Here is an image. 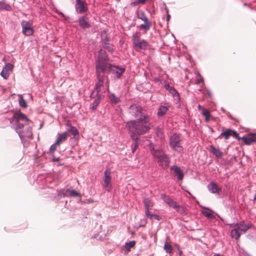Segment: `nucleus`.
I'll return each instance as SVG.
<instances>
[{"label": "nucleus", "instance_id": "obj_1", "mask_svg": "<svg viewBox=\"0 0 256 256\" xmlns=\"http://www.w3.org/2000/svg\"><path fill=\"white\" fill-rule=\"evenodd\" d=\"M10 122L12 124L13 128L18 134L23 144L28 140L32 138V128L30 124V120L26 115L20 112H16L10 119Z\"/></svg>", "mask_w": 256, "mask_h": 256}, {"label": "nucleus", "instance_id": "obj_2", "mask_svg": "<svg viewBox=\"0 0 256 256\" xmlns=\"http://www.w3.org/2000/svg\"><path fill=\"white\" fill-rule=\"evenodd\" d=\"M96 74L98 82L95 84V90L100 92V87L103 85L104 72L107 69V54L103 50H98V58L96 61Z\"/></svg>", "mask_w": 256, "mask_h": 256}, {"label": "nucleus", "instance_id": "obj_3", "mask_svg": "<svg viewBox=\"0 0 256 256\" xmlns=\"http://www.w3.org/2000/svg\"><path fill=\"white\" fill-rule=\"evenodd\" d=\"M129 128L132 132L134 130L138 135L144 134L150 129L148 118L145 114H141L138 118L130 120L129 122Z\"/></svg>", "mask_w": 256, "mask_h": 256}, {"label": "nucleus", "instance_id": "obj_4", "mask_svg": "<svg viewBox=\"0 0 256 256\" xmlns=\"http://www.w3.org/2000/svg\"><path fill=\"white\" fill-rule=\"evenodd\" d=\"M140 37V33L138 32H136L132 36V43L136 50L146 49L148 46V42L144 40H142Z\"/></svg>", "mask_w": 256, "mask_h": 256}, {"label": "nucleus", "instance_id": "obj_5", "mask_svg": "<svg viewBox=\"0 0 256 256\" xmlns=\"http://www.w3.org/2000/svg\"><path fill=\"white\" fill-rule=\"evenodd\" d=\"M180 136L178 134H174L170 137V145L176 152L181 153L183 152V147L181 144Z\"/></svg>", "mask_w": 256, "mask_h": 256}, {"label": "nucleus", "instance_id": "obj_6", "mask_svg": "<svg viewBox=\"0 0 256 256\" xmlns=\"http://www.w3.org/2000/svg\"><path fill=\"white\" fill-rule=\"evenodd\" d=\"M107 68L111 72L114 76L116 78H120L122 74L124 72L125 69L122 68H120L112 64H108V58L107 57Z\"/></svg>", "mask_w": 256, "mask_h": 256}, {"label": "nucleus", "instance_id": "obj_7", "mask_svg": "<svg viewBox=\"0 0 256 256\" xmlns=\"http://www.w3.org/2000/svg\"><path fill=\"white\" fill-rule=\"evenodd\" d=\"M129 114L132 118H138L141 114H144L142 108L138 104H133L129 108Z\"/></svg>", "mask_w": 256, "mask_h": 256}, {"label": "nucleus", "instance_id": "obj_8", "mask_svg": "<svg viewBox=\"0 0 256 256\" xmlns=\"http://www.w3.org/2000/svg\"><path fill=\"white\" fill-rule=\"evenodd\" d=\"M137 14L138 18L144 22V24H142L140 28L146 30H148L152 26V23L148 20L144 12H138Z\"/></svg>", "mask_w": 256, "mask_h": 256}, {"label": "nucleus", "instance_id": "obj_9", "mask_svg": "<svg viewBox=\"0 0 256 256\" xmlns=\"http://www.w3.org/2000/svg\"><path fill=\"white\" fill-rule=\"evenodd\" d=\"M75 10L79 14H82L87 12L88 8L85 1L82 0H76Z\"/></svg>", "mask_w": 256, "mask_h": 256}, {"label": "nucleus", "instance_id": "obj_10", "mask_svg": "<svg viewBox=\"0 0 256 256\" xmlns=\"http://www.w3.org/2000/svg\"><path fill=\"white\" fill-rule=\"evenodd\" d=\"M21 26L22 27V32L24 35L30 36L33 34L34 30L30 22L24 20L21 22Z\"/></svg>", "mask_w": 256, "mask_h": 256}, {"label": "nucleus", "instance_id": "obj_11", "mask_svg": "<svg viewBox=\"0 0 256 256\" xmlns=\"http://www.w3.org/2000/svg\"><path fill=\"white\" fill-rule=\"evenodd\" d=\"M14 68V65L10 63H7L3 68L2 71L0 72V76L4 78L6 80Z\"/></svg>", "mask_w": 256, "mask_h": 256}, {"label": "nucleus", "instance_id": "obj_12", "mask_svg": "<svg viewBox=\"0 0 256 256\" xmlns=\"http://www.w3.org/2000/svg\"><path fill=\"white\" fill-rule=\"evenodd\" d=\"M230 136H232L234 138L238 140H240V137L238 136V134H237L236 131L231 130L230 129H227L224 132H222L219 136V138L224 136L225 140H226L229 138Z\"/></svg>", "mask_w": 256, "mask_h": 256}, {"label": "nucleus", "instance_id": "obj_13", "mask_svg": "<svg viewBox=\"0 0 256 256\" xmlns=\"http://www.w3.org/2000/svg\"><path fill=\"white\" fill-rule=\"evenodd\" d=\"M60 195L64 197H81L80 194L74 189H66V190H64L61 192Z\"/></svg>", "mask_w": 256, "mask_h": 256}, {"label": "nucleus", "instance_id": "obj_14", "mask_svg": "<svg viewBox=\"0 0 256 256\" xmlns=\"http://www.w3.org/2000/svg\"><path fill=\"white\" fill-rule=\"evenodd\" d=\"M88 19L86 15L80 16L78 20L80 26L84 29L90 28V24L88 22Z\"/></svg>", "mask_w": 256, "mask_h": 256}, {"label": "nucleus", "instance_id": "obj_15", "mask_svg": "<svg viewBox=\"0 0 256 256\" xmlns=\"http://www.w3.org/2000/svg\"><path fill=\"white\" fill-rule=\"evenodd\" d=\"M240 140H242L245 144L250 145L255 142L256 140V134H250L246 136L240 138Z\"/></svg>", "mask_w": 256, "mask_h": 256}, {"label": "nucleus", "instance_id": "obj_16", "mask_svg": "<svg viewBox=\"0 0 256 256\" xmlns=\"http://www.w3.org/2000/svg\"><path fill=\"white\" fill-rule=\"evenodd\" d=\"M170 170L172 171L176 175L178 180H182L184 174L180 168L176 166H173L170 168Z\"/></svg>", "mask_w": 256, "mask_h": 256}, {"label": "nucleus", "instance_id": "obj_17", "mask_svg": "<svg viewBox=\"0 0 256 256\" xmlns=\"http://www.w3.org/2000/svg\"><path fill=\"white\" fill-rule=\"evenodd\" d=\"M157 162L164 168H167L170 163L168 158L165 154L158 159Z\"/></svg>", "mask_w": 256, "mask_h": 256}, {"label": "nucleus", "instance_id": "obj_18", "mask_svg": "<svg viewBox=\"0 0 256 256\" xmlns=\"http://www.w3.org/2000/svg\"><path fill=\"white\" fill-rule=\"evenodd\" d=\"M144 206L145 208V214H148L150 212V208L154 206V202L150 198H145L144 199Z\"/></svg>", "mask_w": 256, "mask_h": 256}, {"label": "nucleus", "instance_id": "obj_19", "mask_svg": "<svg viewBox=\"0 0 256 256\" xmlns=\"http://www.w3.org/2000/svg\"><path fill=\"white\" fill-rule=\"evenodd\" d=\"M208 188L210 192L214 194L218 193L221 190V188L218 187V184L214 182H211L208 186Z\"/></svg>", "mask_w": 256, "mask_h": 256}, {"label": "nucleus", "instance_id": "obj_20", "mask_svg": "<svg viewBox=\"0 0 256 256\" xmlns=\"http://www.w3.org/2000/svg\"><path fill=\"white\" fill-rule=\"evenodd\" d=\"M104 186L105 188L108 187L111 180L110 176V170L106 169L104 172Z\"/></svg>", "mask_w": 256, "mask_h": 256}, {"label": "nucleus", "instance_id": "obj_21", "mask_svg": "<svg viewBox=\"0 0 256 256\" xmlns=\"http://www.w3.org/2000/svg\"><path fill=\"white\" fill-rule=\"evenodd\" d=\"M68 136L69 134L68 132H64L62 134L58 133V136L56 141V144L60 145V143L64 141Z\"/></svg>", "mask_w": 256, "mask_h": 256}, {"label": "nucleus", "instance_id": "obj_22", "mask_svg": "<svg viewBox=\"0 0 256 256\" xmlns=\"http://www.w3.org/2000/svg\"><path fill=\"white\" fill-rule=\"evenodd\" d=\"M67 130L70 132L72 135H74V137L76 136H78L79 132L77 130V128L72 126L70 122H68L66 124Z\"/></svg>", "mask_w": 256, "mask_h": 256}, {"label": "nucleus", "instance_id": "obj_23", "mask_svg": "<svg viewBox=\"0 0 256 256\" xmlns=\"http://www.w3.org/2000/svg\"><path fill=\"white\" fill-rule=\"evenodd\" d=\"M102 98V95H98V97L94 100V102L90 104V108L92 110H95L100 104Z\"/></svg>", "mask_w": 256, "mask_h": 256}, {"label": "nucleus", "instance_id": "obj_24", "mask_svg": "<svg viewBox=\"0 0 256 256\" xmlns=\"http://www.w3.org/2000/svg\"><path fill=\"white\" fill-rule=\"evenodd\" d=\"M170 208H173L178 213L180 214H183L185 213V212H186L183 206H182L180 205H178L177 204V202L175 201L173 202V204L172 205V206H170Z\"/></svg>", "mask_w": 256, "mask_h": 256}, {"label": "nucleus", "instance_id": "obj_25", "mask_svg": "<svg viewBox=\"0 0 256 256\" xmlns=\"http://www.w3.org/2000/svg\"><path fill=\"white\" fill-rule=\"evenodd\" d=\"M101 38L102 46L110 44V38L108 37L106 31L104 30L102 32L101 34Z\"/></svg>", "mask_w": 256, "mask_h": 256}, {"label": "nucleus", "instance_id": "obj_26", "mask_svg": "<svg viewBox=\"0 0 256 256\" xmlns=\"http://www.w3.org/2000/svg\"><path fill=\"white\" fill-rule=\"evenodd\" d=\"M5 10L6 11H12V7L6 2L4 0L0 1V10Z\"/></svg>", "mask_w": 256, "mask_h": 256}, {"label": "nucleus", "instance_id": "obj_27", "mask_svg": "<svg viewBox=\"0 0 256 256\" xmlns=\"http://www.w3.org/2000/svg\"><path fill=\"white\" fill-rule=\"evenodd\" d=\"M160 197L164 202L170 207L172 206L173 202H174L172 199L164 194H161Z\"/></svg>", "mask_w": 256, "mask_h": 256}, {"label": "nucleus", "instance_id": "obj_28", "mask_svg": "<svg viewBox=\"0 0 256 256\" xmlns=\"http://www.w3.org/2000/svg\"><path fill=\"white\" fill-rule=\"evenodd\" d=\"M230 235L232 237L238 240L241 235L238 228L236 226V224L234 226V228L231 231Z\"/></svg>", "mask_w": 256, "mask_h": 256}, {"label": "nucleus", "instance_id": "obj_29", "mask_svg": "<svg viewBox=\"0 0 256 256\" xmlns=\"http://www.w3.org/2000/svg\"><path fill=\"white\" fill-rule=\"evenodd\" d=\"M210 152L217 158H221L222 156V152L219 148H216L214 146L210 147Z\"/></svg>", "mask_w": 256, "mask_h": 256}, {"label": "nucleus", "instance_id": "obj_30", "mask_svg": "<svg viewBox=\"0 0 256 256\" xmlns=\"http://www.w3.org/2000/svg\"><path fill=\"white\" fill-rule=\"evenodd\" d=\"M151 152L154 156L156 158V160L162 157L164 154V153L163 151L159 150H155L154 149H152L151 150Z\"/></svg>", "mask_w": 256, "mask_h": 256}, {"label": "nucleus", "instance_id": "obj_31", "mask_svg": "<svg viewBox=\"0 0 256 256\" xmlns=\"http://www.w3.org/2000/svg\"><path fill=\"white\" fill-rule=\"evenodd\" d=\"M236 226L238 228L240 232H241V234L246 232L250 228V226L248 225H246L242 224H236Z\"/></svg>", "mask_w": 256, "mask_h": 256}, {"label": "nucleus", "instance_id": "obj_32", "mask_svg": "<svg viewBox=\"0 0 256 256\" xmlns=\"http://www.w3.org/2000/svg\"><path fill=\"white\" fill-rule=\"evenodd\" d=\"M168 108L166 106H160L158 112V117L162 116L168 112Z\"/></svg>", "mask_w": 256, "mask_h": 256}, {"label": "nucleus", "instance_id": "obj_33", "mask_svg": "<svg viewBox=\"0 0 256 256\" xmlns=\"http://www.w3.org/2000/svg\"><path fill=\"white\" fill-rule=\"evenodd\" d=\"M202 114L204 116L206 122H208L210 117L209 110L206 108H202Z\"/></svg>", "mask_w": 256, "mask_h": 256}, {"label": "nucleus", "instance_id": "obj_34", "mask_svg": "<svg viewBox=\"0 0 256 256\" xmlns=\"http://www.w3.org/2000/svg\"><path fill=\"white\" fill-rule=\"evenodd\" d=\"M164 83H165V84H164L165 88H166L167 90H169V92H170V93H171L173 96H174V95L177 93V92H176V91L175 90V89H174V88H172V87L170 86L169 84H168V82H164Z\"/></svg>", "mask_w": 256, "mask_h": 256}, {"label": "nucleus", "instance_id": "obj_35", "mask_svg": "<svg viewBox=\"0 0 256 256\" xmlns=\"http://www.w3.org/2000/svg\"><path fill=\"white\" fill-rule=\"evenodd\" d=\"M18 102L20 106L22 108H26L27 104L22 95H18Z\"/></svg>", "mask_w": 256, "mask_h": 256}, {"label": "nucleus", "instance_id": "obj_36", "mask_svg": "<svg viewBox=\"0 0 256 256\" xmlns=\"http://www.w3.org/2000/svg\"><path fill=\"white\" fill-rule=\"evenodd\" d=\"M145 214L148 218H149L152 220H160V219L159 216L155 214H152L150 212H148V214Z\"/></svg>", "mask_w": 256, "mask_h": 256}, {"label": "nucleus", "instance_id": "obj_37", "mask_svg": "<svg viewBox=\"0 0 256 256\" xmlns=\"http://www.w3.org/2000/svg\"><path fill=\"white\" fill-rule=\"evenodd\" d=\"M109 98L110 99V100L111 102H112V103H114L115 104H118L119 101H120V99L119 98H118V97H116L114 94L112 93L110 94V96H109Z\"/></svg>", "mask_w": 256, "mask_h": 256}, {"label": "nucleus", "instance_id": "obj_38", "mask_svg": "<svg viewBox=\"0 0 256 256\" xmlns=\"http://www.w3.org/2000/svg\"><path fill=\"white\" fill-rule=\"evenodd\" d=\"M164 250L167 253H172V248L171 245L168 242H166L164 245Z\"/></svg>", "mask_w": 256, "mask_h": 256}, {"label": "nucleus", "instance_id": "obj_39", "mask_svg": "<svg viewBox=\"0 0 256 256\" xmlns=\"http://www.w3.org/2000/svg\"><path fill=\"white\" fill-rule=\"evenodd\" d=\"M195 84H200V87L202 88L204 84L203 79L202 78H200V76H198L195 82Z\"/></svg>", "mask_w": 256, "mask_h": 256}, {"label": "nucleus", "instance_id": "obj_40", "mask_svg": "<svg viewBox=\"0 0 256 256\" xmlns=\"http://www.w3.org/2000/svg\"><path fill=\"white\" fill-rule=\"evenodd\" d=\"M104 48H106L108 51L110 53H112L114 51L113 46L110 44H106L103 46Z\"/></svg>", "mask_w": 256, "mask_h": 256}, {"label": "nucleus", "instance_id": "obj_41", "mask_svg": "<svg viewBox=\"0 0 256 256\" xmlns=\"http://www.w3.org/2000/svg\"><path fill=\"white\" fill-rule=\"evenodd\" d=\"M121 252L124 254H126L128 253V242L125 243L124 246L122 248Z\"/></svg>", "mask_w": 256, "mask_h": 256}, {"label": "nucleus", "instance_id": "obj_42", "mask_svg": "<svg viewBox=\"0 0 256 256\" xmlns=\"http://www.w3.org/2000/svg\"><path fill=\"white\" fill-rule=\"evenodd\" d=\"M58 144H56V142H54L53 144H52L49 149V152L50 153H53L56 150L57 146H58Z\"/></svg>", "mask_w": 256, "mask_h": 256}, {"label": "nucleus", "instance_id": "obj_43", "mask_svg": "<svg viewBox=\"0 0 256 256\" xmlns=\"http://www.w3.org/2000/svg\"><path fill=\"white\" fill-rule=\"evenodd\" d=\"M202 214L204 216H206L208 218H212L213 217V215L210 212L208 211H204L202 212Z\"/></svg>", "mask_w": 256, "mask_h": 256}, {"label": "nucleus", "instance_id": "obj_44", "mask_svg": "<svg viewBox=\"0 0 256 256\" xmlns=\"http://www.w3.org/2000/svg\"><path fill=\"white\" fill-rule=\"evenodd\" d=\"M99 92H98V91H96V92H92L90 96V98H95L96 96V98L98 97V95H100L99 94Z\"/></svg>", "mask_w": 256, "mask_h": 256}, {"label": "nucleus", "instance_id": "obj_45", "mask_svg": "<svg viewBox=\"0 0 256 256\" xmlns=\"http://www.w3.org/2000/svg\"><path fill=\"white\" fill-rule=\"evenodd\" d=\"M136 244V242L134 240L129 242V248H133Z\"/></svg>", "mask_w": 256, "mask_h": 256}, {"label": "nucleus", "instance_id": "obj_46", "mask_svg": "<svg viewBox=\"0 0 256 256\" xmlns=\"http://www.w3.org/2000/svg\"><path fill=\"white\" fill-rule=\"evenodd\" d=\"M146 2V0H137V2L139 4H144Z\"/></svg>", "mask_w": 256, "mask_h": 256}, {"label": "nucleus", "instance_id": "obj_47", "mask_svg": "<svg viewBox=\"0 0 256 256\" xmlns=\"http://www.w3.org/2000/svg\"><path fill=\"white\" fill-rule=\"evenodd\" d=\"M138 147V144H134V147L132 148V152L134 153L135 150H136Z\"/></svg>", "mask_w": 256, "mask_h": 256}, {"label": "nucleus", "instance_id": "obj_48", "mask_svg": "<svg viewBox=\"0 0 256 256\" xmlns=\"http://www.w3.org/2000/svg\"><path fill=\"white\" fill-rule=\"evenodd\" d=\"M139 4V3H138V2H137V0H136V1H134V2H131V4H131L132 6H136V5H137V4Z\"/></svg>", "mask_w": 256, "mask_h": 256}, {"label": "nucleus", "instance_id": "obj_49", "mask_svg": "<svg viewBox=\"0 0 256 256\" xmlns=\"http://www.w3.org/2000/svg\"><path fill=\"white\" fill-rule=\"evenodd\" d=\"M52 160L54 162H58L59 160V158H56V157H53Z\"/></svg>", "mask_w": 256, "mask_h": 256}, {"label": "nucleus", "instance_id": "obj_50", "mask_svg": "<svg viewBox=\"0 0 256 256\" xmlns=\"http://www.w3.org/2000/svg\"><path fill=\"white\" fill-rule=\"evenodd\" d=\"M57 14L59 15L62 16V17H64V14L60 12H57Z\"/></svg>", "mask_w": 256, "mask_h": 256}, {"label": "nucleus", "instance_id": "obj_51", "mask_svg": "<svg viewBox=\"0 0 256 256\" xmlns=\"http://www.w3.org/2000/svg\"><path fill=\"white\" fill-rule=\"evenodd\" d=\"M198 109H199L200 110H202V108H202V106H200V105H198Z\"/></svg>", "mask_w": 256, "mask_h": 256}, {"label": "nucleus", "instance_id": "obj_52", "mask_svg": "<svg viewBox=\"0 0 256 256\" xmlns=\"http://www.w3.org/2000/svg\"><path fill=\"white\" fill-rule=\"evenodd\" d=\"M214 256H224L220 254H215L214 255Z\"/></svg>", "mask_w": 256, "mask_h": 256}, {"label": "nucleus", "instance_id": "obj_53", "mask_svg": "<svg viewBox=\"0 0 256 256\" xmlns=\"http://www.w3.org/2000/svg\"><path fill=\"white\" fill-rule=\"evenodd\" d=\"M254 200H256V194H255V196H254Z\"/></svg>", "mask_w": 256, "mask_h": 256}, {"label": "nucleus", "instance_id": "obj_54", "mask_svg": "<svg viewBox=\"0 0 256 256\" xmlns=\"http://www.w3.org/2000/svg\"><path fill=\"white\" fill-rule=\"evenodd\" d=\"M132 136V138H133V139L137 138H134L133 136Z\"/></svg>", "mask_w": 256, "mask_h": 256}]
</instances>
